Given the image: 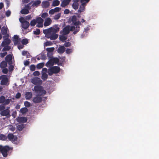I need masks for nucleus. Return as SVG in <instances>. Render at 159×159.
<instances>
[{
    "label": "nucleus",
    "mask_w": 159,
    "mask_h": 159,
    "mask_svg": "<svg viewBox=\"0 0 159 159\" xmlns=\"http://www.w3.org/2000/svg\"><path fill=\"white\" fill-rule=\"evenodd\" d=\"M8 30L6 26H3L1 29V33L4 35L3 41L0 46V50L2 51L9 50L11 48L8 45L11 42V40L9 39Z\"/></svg>",
    "instance_id": "obj_1"
},
{
    "label": "nucleus",
    "mask_w": 159,
    "mask_h": 159,
    "mask_svg": "<svg viewBox=\"0 0 159 159\" xmlns=\"http://www.w3.org/2000/svg\"><path fill=\"white\" fill-rule=\"evenodd\" d=\"M59 29L58 26L55 25L49 29L44 30L43 32L46 37L53 40L56 39L57 38L58 35L56 33L59 31Z\"/></svg>",
    "instance_id": "obj_2"
},
{
    "label": "nucleus",
    "mask_w": 159,
    "mask_h": 159,
    "mask_svg": "<svg viewBox=\"0 0 159 159\" xmlns=\"http://www.w3.org/2000/svg\"><path fill=\"white\" fill-rule=\"evenodd\" d=\"M79 30V28L78 27H70L67 26L64 28L63 30L60 32L61 35L59 36L60 40L64 41L67 39L66 35L69 34L70 31H74V34H75Z\"/></svg>",
    "instance_id": "obj_3"
},
{
    "label": "nucleus",
    "mask_w": 159,
    "mask_h": 159,
    "mask_svg": "<svg viewBox=\"0 0 159 159\" xmlns=\"http://www.w3.org/2000/svg\"><path fill=\"white\" fill-rule=\"evenodd\" d=\"M43 20L40 17H38L36 19H34L30 22L31 26H35L36 24V26L38 27H42L43 26Z\"/></svg>",
    "instance_id": "obj_4"
},
{
    "label": "nucleus",
    "mask_w": 159,
    "mask_h": 159,
    "mask_svg": "<svg viewBox=\"0 0 159 159\" xmlns=\"http://www.w3.org/2000/svg\"><path fill=\"white\" fill-rule=\"evenodd\" d=\"M33 90L36 93L39 95H44L46 94V91L41 86H35Z\"/></svg>",
    "instance_id": "obj_5"
},
{
    "label": "nucleus",
    "mask_w": 159,
    "mask_h": 159,
    "mask_svg": "<svg viewBox=\"0 0 159 159\" xmlns=\"http://www.w3.org/2000/svg\"><path fill=\"white\" fill-rule=\"evenodd\" d=\"M12 149V148L9 147L8 146H2L1 153L3 156L4 157H7V156L8 152L11 150Z\"/></svg>",
    "instance_id": "obj_6"
},
{
    "label": "nucleus",
    "mask_w": 159,
    "mask_h": 159,
    "mask_svg": "<svg viewBox=\"0 0 159 159\" xmlns=\"http://www.w3.org/2000/svg\"><path fill=\"white\" fill-rule=\"evenodd\" d=\"M81 5L80 6V8L78 11L79 12H83L85 10L84 7L86 4L89 1V0H80Z\"/></svg>",
    "instance_id": "obj_7"
},
{
    "label": "nucleus",
    "mask_w": 159,
    "mask_h": 159,
    "mask_svg": "<svg viewBox=\"0 0 159 159\" xmlns=\"http://www.w3.org/2000/svg\"><path fill=\"white\" fill-rule=\"evenodd\" d=\"M71 21L72 23L74 24V26H69L70 27H78L80 29V27L79 25H81V23L79 21L77 20V17L75 16H73L71 17Z\"/></svg>",
    "instance_id": "obj_8"
},
{
    "label": "nucleus",
    "mask_w": 159,
    "mask_h": 159,
    "mask_svg": "<svg viewBox=\"0 0 159 159\" xmlns=\"http://www.w3.org/2000/svg\"><path fill=\"white\" fill-rule=\"evenodd\" d=\"M1 84L2 85H8L9 84L8 78L6 75H3L0 77Z\"/></svg>",
    "instance_id": "obj_9"
},
{
    "label": "nucleus",
    "mask_w": 159,
    "mask_h": 159,
    "mask_svg": "<svg viewBox=\"0 0 159 159\" xmlns=\"http://www.w3.org/2000/svg\"><path fill=\"white\" fill-rule=\"evenodd\" d=\"M20 22L22 23V25L24 29H26L29 26L30 23L29 22L26 21L23 17H20L19 19Z\"/></svg>",
    "instance_id": "obj_10"
},
{
    "label": "nucleus",
    "mask_w": 159,
    "mask_h": 159,
    "mask_svg": "<svg viewBox=\"0 0 159 159\" xmlns=\"http://www.w3.org/2000/svg\"><path fill=\"white\" fill-rule=\"evenodd\" d=\"M59 61V59L57 58H51L48 61L47 64L46 65L47 66H52L54 63H57Z\"/></svg>",
    "instance_id": "obj_11"
},
{
    "label": "nucleus",
    "mask_w": 159,
    "mask_h": 159,
    "mask_svg": "<svg viewBox=\"0 0 159 159\" xmlns=\"http://www.w3.org/2000/svg\"><path fill=\"white\" fill-rule=\"evenodd\" d=\"M8 138L10 141L14 142L15 143H16L17 139L16 136H14L13 134H8Z\"/></svg>",
    "instance_id": "obj_12"
},
{
    "label": "nucleus",
    "mask_w": 159,
    "mask_h": 159,
    "mask_svg": "<svg viewBox=\"0 0 159 159\" xmlns=\"http://www.w3.org/2000/svg\"><path fill=\"white\" fill-rule=\"evenodd\" d=\"M31 82L34 84H40L41 83V80L40 78L38 77H34L31 79Z\"/></svg>",
    "instance_id": "obj_13"
},
{
    "label": "nucleus",
    "mask_w": 159,
    "mask_h": 159,
    "mask_svg": "<svg viewBox=\"0 0 159 159\" xmlns=\"http://www.w3.org/2000/svg\"><path fill=\"white\" fill-rule=\"evenodd\" d=\"M9 109V107H8L6 110L2 111L0 112V114L2 116H9L10 115Z\"/></svg>",
    "instance_id": "obj_14"
},
{
    "label": "nucleus",
    "mask_w": 159,
    "mask_h": 159,
    "mask_svg": "<svg viewBox=\"0 0 159 159\" xmlns=\"http://www.w3.org/2000/svg\"><path fill=\"white\" fill-rule=\"evenodd\" d=\"M47 69L46 68H43L42 71V79L44 80H45L47 78L48 75L47 74Z\"/></svg>",
    "instance_id": "obj_15"
},
{
    "label": "nucleus",
    "mask_w": 159,
    "mask_h": 159,
    "mask_svg": "<svg viewBox=\"0 0 159 159\" xmlns=\"http://www.w3.org/2000/svg\"><path fill=\"white\" fill-rule=\"evenodd\" d=\"M61 8L60 7H56L54 9L50 10L49 11V13L50 14L53 15L55 13L59 12L61 11Z\"/></svg>",
    "instance_id": "obj_16"
},
{
    "label": "nucleus",
    "mask_w": 159,
    "mask_h": 159,
    "mask_svg": "<svg viewBox=\"0 0 159 159\" xmlns=\"http://www.w3.org/2000/svg\"><path fill=\"white\" fill-rule=\"evenodd\" d=\"M70 1L71 0H62L60 5L61 6L63 7H65L69 4Z\"/></svg>",
    "instance_id": "obj_17"
},
{
    "label": "nucleus",
    "mask_w": 159,
    "mask_h": 159,
    "mask_svg": "<svg viewBox=\"0 0 159 159\" xmlns=\"http://www.w3.org/2000/svg\"><path fill=\"white\" fill-rule=\"evenodd\" d=\"M13 40L15 44H18L20 42V40L19 39L18 36L17 35H14L13 38Z\"/></svg>",
    "instance_id": "obj_18"
},
{
    "label": "nucleus",
    "mask_w": 159,
    "mask_h": 159,
    "mask_svg": "<svg viewBox=\"0 0 159 159\" xmlns=\"http://www.w3.org/2000/svg\"><path fill=\"white\" fill-rule=\"evenodd\" d=\"M52 22V20L49 18H47L45 20L44 25L45 26H47L49 25Z\"/></svg>",
    "instance_id": "obj_19"
},
{
    "label": "nucleus",
    "mask_w": 159,
    "mask_h": 159,
    "mask_svg": "<svg viewBox=\"0 0 159 159\" xmlns=\"http://www.w3.org/2000/svg\"><path fill=\"white\" fill-rule=\"evenodd\" d=\"M17 120L20 123H24L27 120V119L25 117H19L17 119Z\"/></svg>",
    "instance_id": "obj_20"
},
{
    "label": "nucleus",
    "mask_w": 159,
    "mask_h": 159,
    "mask_svg": "<svg viewBox=\"0 0 159 159\" xmlns=\"http://www.w3.org/2000/svg\"><path fill=\"white\" fill-rule=\"evenodd\" d=\"M79 3L78 1L76 0H74L72 4V7L73 9L76 10L78 8Z\"/></svg>",
    "instance_id": "obj_21"
},
{
    "label": "nucleus",
    "mask_w": 159,
    "mask_h": 159,
    "mask_svg": "<svg viewBox=\"0 0 159 159\" xmlns=\"http://www.w3.org/2000/svg\"><path fill=\"white\" fill-rule=\"evenodd\" d=\"M42 100V98L41 97L37 96L34 98L33 99V102L35 103H39Z\"/></svg>",
    "instance_id": "obj_22"
},
{
    "label": "nucleus",
    "mask_w": 159,
    "mask_h": 159,
    "mask_svg": "<svg viewBox=\"0 0 159 159\" xmlns=\"http://www.w3.org/2000/svg\"><path fill=\"white\" fill-rule=\"evenodd\" d=\"M60 2L58 0H54L52 3V7H56L59 5Z\"/></svg>",
    "instance_id": "obj_23"
},
{
    "label": "nucleus",
    "mask_w": 159,
    "mask_h": 159,
    "mask_svg": "<svg viewBox=\"0 0 159 159\" xmlns=\"http://www.w3.org/2000/svg\"><path fill=\"white\" fill-rule=\"evenodd\" d=\"M65 48L63 46H60L57 50L58 52L59 53H62L64 52Z\"/></svg>",
    "instance_id": "obj_24"
},
{
    "label": "nucleus",
    "mask_w": 159,
    "mask_h": 159,
    "mask_svg": "<svg viewBox=\"0 0 159 159\" xmlns=\"http://www.w3.org/2000/svg\"><path fill=\"white\" fill-rule=\"evenodd\" d=\"M50 3L49 2L44 1L42 2V6L43 7H48Z\"/></svg>",
    "instance_id": "obj_25"
},
{
    "label": "nucleus",
    "mask_w": 159,
    "mask_h": 159,
    "mask_svg": "<svg viewBox=\"0 0 159 159\" xmlns=\"http://www.w3.org/2000/svg\"><path fill=\"white\" fill-rule=\"evenodd\" d=\"M25 96L26 99H29L32 97V93L30 92H27L25 94Z\"/></svg>",
    "instance_id": "obj_26"
},
{
    "label": "nucleus",
    "mask_w": 159,
    "mask_h": 159,
    "mask_svg": "<svg viewBox=\"0 0 159 159\" xmlns=\"http://www.w3.org/2000/svg\"><path fill=\"white\" fill-rule=\"evenodd\" d=\"M54 73H58L60 70V68L58 66H54L52 67Z\"/></svg>",
    "instance_id": "obj_27"
},
{
    "label": "nucleus",
    "mask_w": 159,
    "mask_h": 159,
    "mask_svg": "<svg viewBox=\"0 0 159 159\" xmlns=\"http://www.w3.org/2000/svg\"><path fill=\"white\" fill-rule=\"evenodd\" d=\"M28 8L29 7H27L26 8H25L22 9L21 11L20 12L22 14H27L29 13V11H28Z\"/></svg>",
    "instance_id": "obj_28"
},
{
    "label": "nucleus",
    "mask_w": 159,
    "mask_h": 159,
    "mask_svg": "<svg viewBox=\"0 0 159 159\" xmlns=\"http://www.w3.org/2000/svg\"><path fill=\"white\" fill-rule=\"evenodd\" d=\"M41 1L39 0H36L33 2L32 6L34 7L38 6L40 3Z\"/></svg>",
    "instance_id": "obj_29"
},
{
    "label": "nucleus",
    "mask_w": 159,
    "mask_h": 159,
    "mask_svg": "<svg viewBox=\"0 0 159 159\" xmlns=\"http://www.w3.org/2000/svg\"><path fill=\"white\" fill-rule=\"evenodd\" d=\"M6 60L8 62H10L12 59V56L11 55H8L5 58Z\"/></svg>",
    "instance_id": "obj_30"
},
{
    "label": "nucleus",
    "mask_w": 159,
    "mask_h": 159,
    "mask_svg": "<svg viewBox=\"0 0 159 159\" xmlns=\"http://www.w3.org/2000/svg\"><path fill=\"white\" fill-rule=\"evenodd\" d=\"M7 63L5 61H2L0 64V67L2 68H4L6 67L7 66Z\"/></svg>",
    "instance_id": "obj_31"
},
{
    "label": "nucleus",
    "mask_w": 159,
    "mask_h": 159,
    "mask_svg": "<svg viewBox=\"0 0 159 159\" xmlns=\"http://www.w3.org/2000/svg\"><path fill=\"white\" fill-rule=\"evenodd\" d=\"M28 111V109L25 108L24 107L21 108L20 110V112L22 114H25Z\"/></svg>",
    "instance_id": "obj_32"
},
{
    "label": "nucleus",
    "mask_w": 159,
    "mask_h": 159,
    "mask_svg": "<svg viewBox=\"0 0 159 159\" xmlns=\"http://www.w3.org/2000/svg\"><path fill=\"white\" fill-rule=\"evenodd\" d=\"M48 73L49 75H51L54 73L52 68L49 69L48 71Z\"/></svg>",
    "instance_id": "obj_33"
},
{
    "label": "nucleus",
    "mask_w": 159,
    "mask_h": 159,
    "mask_svg": "<svg viewBox=\"0 0 159 159\" xmlns=\"http://www.w3.org/2000/svg\"><path fill=\"white\" fill-rule=\"evenodd\" d=\"M11 101L12 102L11 98L5 99L4 103L5 105L8 104L10 103Z\"/></svg>",
    "instance_id": "obj_34"
},
{
    "label": "nucleus",
    "mask_w": 159,
    "mask_h": 159,
    "mask_svg": "<svg viewBox=\"0 0 159 159\" xmlns=\"http://www.w3.org/2000/svg\"><path fill=\"white\" fill-rule=\"evenodd\" d=\"M61 15V14L60 13H58L54 16V19L55 20H58L60 18Z\"/></svg>",
    "instance_id": "obj_35"
},
{
    "label": "nucleus",
    "mask_w": 159,
    "mask_h": 159,
    "mask_svg": "<svg viewBox=\"0 0 159 159\" xmlns=\"http://www.w3.org/2000/svg\"><path fill=\"white\" fill-rule=\"evenodd\" d=\"M54 50V48L53 47L47 48L46 50L47 51L49 52H53Z\"/></svg>",
    "instance_id": "obj_36"
},
{
    "label": "nucleus",
    "mask_w": 159,
    "mask_h": 159,
    "mask_svg": "<svg viewBox=\"0 0 159 159\" xmlns=\"http://www.w3.org/2000/svg\"><path fill=\"white\" fill-rule=\"evenodd\" d=\"M52 43L50 41H47L44 44V46H48L52 45Z\"/></svg>",
    "instance_id": "obj_37"
},
{
    "label": "nucleus",
    "mask_w": 159,
    "mask_h": 159,
    "mask_svg": "<svg viewBox=\"0 0 159 159\" xmlns=\"http://www.w3.org/2000/svg\"><path fill=\"white\" fill-rule=\"evenodd\" d=\"M5 98V97L3 96H2L0 98V103H4Z\"/></svg>",
    "instance_id": "obj_38"
},
{
    "label": "nucleus",
    "mask_w": 159,
    "mask_h": 159,
    "mask_svg": "<svg viewBox=\"0 0 159 159\" xmlns=\"http://www.w3.org/2000/svg\"><path fill=\"white\" fill-rule=\"evenodd\" d=\"M28 40L27 39H24L22 40L21 43L23 44H26L28 43Z\"/></svg>",
    "instance_id": "obj_39"
},
{
    "label": "nucleus",
    "mask_w": 159,
    "mask_h": 159,
    "mask_svg": "<svg viewBox=\"0 0 159 159\" xmlns=\"http://www.w3.org/2000/svg\"><path fill=\"white\" fill-rule=\"evenodd\" d=\"M7 139L6 136L3 134L0 135V139L2 140H4Z\"/></svg>",
    "instance_id": "obj_40"
},
{
    "label": "nucleus",
    "mask_w": 159,
    "mask_h": 159,
    "mask_svg": "<svg viewBox=\"0 0 159 159\" xmlns=\"http://www.w3.org/2000/svg\"><path fill=\"white\" fill-rule=\"evenodd\" d=\"M24 128V126L23 125L21 124L20 125H18L17 126V129L19 130H22Z\"/></svg>",
    "instance_id": "obj_41"
},
{
    "label": "nucleus",
    "mask_w": 159,
    "mask_h": 159,
    "mask_svg": "<svg viewBox=\"0 0 159 159\" xmlns=\"http://www.w3.org/2000/svg\"><path fill=\"white\" fill-rule=\"evenodd\" d=\"M8 128L11 131H13L15 129V128L11 125H9L8 126Z\"/></svg>",
    "instance_id": "obj_42"
},
{
    "label": "nucleus",
    "mask_w": 159,
    "mask_h": 159,
    "mask_svg": "<svg viewBox=\"0 0 159 159\" xmlns=\"http://www.w3.org/2000/svg\"><path fill=\"white\" fill-rule=\"evenodd\" d=\"M43 66V63H40L37 65V67L38 69H41Z\"/></svg>",
    "instance_id": "obj_43"
},
{
    "label": "nucleus",
    "mask_w": 159,
    "mask_h": 159,
    "mask_svg": "<svg viewBox=\"0 0 159 159\" xmlns=\"http://www.w3.org/2000/svg\"><path fill=\"white\" fill-rule=\"evenodd\" d=\"M24 105L25 107H29L31 105L30 103L27 101H25L24 102Z\"/></svg>",
    "instance_id": "obj_44"
},
{
    "label": "nucleus",
    "mask_w": 159,
    "mask_h": 159,
    "mask_svg": "<svg viewBox=\"0 0 159 159\" xmlns=\"http://www.w3.org/2000/svg\"><path fill=\"white\" fill-rule=\"evenodd\" d=\"M73 50L72 49H67L66 50V52L68 54H70L72 52Z\"/></svg>",
    "instance_id": "obj_45"
},
{
    "label": "nucleus",
    "mask_w": 159,
    "mask_h": 159,
    "mask_svg": "<svg viewBox=\"0 0 159 159\" xmlns=\"http://www.w3.org/2000/svg\"><path fill=\"white\" fill-rule=\"evenodd\" d=\"M30 70L32 71H34L35 69V66L34 65H31L30 67Z\"/></svg>",
    "instance_id": "obj_46"
},
{
    "label": "nucleus",
    "mask_w": 159,
    "mask_h": 159,
    "mask_svg": "<svg viewBox=\"0 0 159 159\" xmlns=\"http://www.w3.org/2000/svg\"><path fill=\"white\" fill-rule=\"evenodd\" d=\"M33 75L35 76H38L40 75V73L39 71H36L33 73Z\"/></svg>",
    "instance_id": "obj_47"
},
{
    "label": "nucleus",
    "mask_w": 159,
    "mask_h": 159,
    "mask_svg": "<svg viewBox=\"0 0 159 159\" xmlns=\"http://www.w3.org/2000/svg\"><path fill=\"white\" fill-rule=\"evenodd\" d=\"M40 30L39 29H37L36 30L34 31V33L35 34L38 35L40 33Z\"/></svg>",
    "instance_id": "obj_48"
},
{
    "label": "nucleus",
    "mask_w": 159,
    "mask_h": 159,
    "mask_svg": "<svg viewBox=\"0 0 159 159\" xmlns=\"http://www.w3.org/2000/svg\"><path fill=\"white\" fill-rule=\"evenodd\" d=\"M48 14L47 13H44L41 15V17L43 18H45L48 16Z\"/></svg>",
    "instance_id": "obj_49"
},
{
    "label": "nucleus",
    "mask_w": 159,
    "mask_h": 159,
    "mask_svg": "<svg viewBox=\"0 0 159 159\" xmlns=\"http://www.w3.org/2000/svg\"><path fill=\"white\" fill-rule=\"evenodd\" d=\"M71 45V43H70L69 42L66 43L64 44V46L66 47H69V46H70Z\"/></svg>",
    "instance_id": "obj_50"
},
{
    "label": "nucleus",
    "mask_w": 159,
    "mask_h": 159,
    "mask_svg": "<svg viewBox=\"0 0 159 159\" xmlns=\"http://www.w3.org/2000/svg\"><path fill=\"white\" fill-rule=\"evenodd\" d=\"M69 10L67 9H65L64 11V13L65 14H68L69 13Z\"/></svg>",
    "instance_id": "obj_51"
},
{
    "label": "nucleus",
    "mask_w": 159,
    "mask_h": 159,
    "mask_svg": "<svg viewBox=\"0 0 159 159\" xmlns=\"http://www.w3.org/2000/svg\"><path fill=\"white\" fill-rule=\"evenodd\" d=\"M11 13V11H10L8 10L6 12V15L8 17L10 15Z\"/></svg>",
    "instance_id": "obj_52"
},
{
    "label": "nucleus",
    "mask_w": 159,
    "mask_h": 159,
    "mask_svg": "<svg viewBox=\"0 0 159 159\" xmlns=\"http://www.w3.org/2000/svg\"><path fill=\"white\" fill-rule=\"evenodd\" d=\"M7 54V52H6L3 53H1L0 54L1 56L2 57H3Z\"/></svg>",
    "instance_id": "obj_53"
},
{
    "label": "nucleus",
    "mask_w": 159,
    "mask_h": 159,
    "mask_svg": "<svg viewBox=\"0 0 159 159\" xmlns=\"http://www.w3.org/2000/svg\"><path fill=\"white\" fill-rule=\"evenodd\" d=\"M5 107L4 105H0V111H2L5 109Z\"/></svg>",
    "instance_id": "obj_54"
},
{
    "label": "nucleus",
    "mask_w": 159,
    "mask_h": 159,
    "mask_svg": "<svg viewBox=\"0 0 159 159\" xmlns=\"http://www.w3.org/2000/svg\"><path fill=\"white\" fill-rule=\"evenodd\" d=\"M2 72L3 73H4V74H6L8 70L7 69L5 68V69H3L2 70Z\"/></svg>",
    "instance_id": "obj_55"
},
{
    "label": "nucleus",
    "mask_w": 159,
    "mask_h": 159,
    "mask_svg": "<svg viewBox=\"0 0 159 159\" xmlns=\"http://www.w3.org/2000/svg\"><path fill=\"white\" fill-rule=\"evenodd\" d=\"M89 30V28L88 27H85L84 28V31L85 32H87Z\"/></svg>",
    "instance_id": "obj_56"
},
{
    "label": "nucleus",
    "mask_w": 159,
    "mask_h": 159,
    "mask_svg": "<svg viewBox=\"0 0 159 159\" xmlns=\"http://www.w3.org/2000/svg\"><path fill=\"white\" fill-rule=\"evenodd\" d=\"M20 96L21 94L19 93H18L16 95V98H18L20 97Z\"/></svg>",
    "instance_id": "obj_57"
},
{
    "label": "nucleus",
    "mask_w": 159,
    "mask_h": 159,
    "mask_svg": "<svg viewBox=\"0 0 159 159\" xmlns=\"http://www.w3.org/2000/svg\"><path fill=\"white\" fill-rule=\"evenodd\" d=\"M24 64L25 66H27L29 64V62L28 61H26L24 62Z\"/></svg>",
    "instance_id": "obj_58"
},
{
    "label": "nucleus",
    "mask_w": 159,
    "mask_h": 159,
    "mask_svg": "<svg viewBox=\"0 0 159 159\" xmlns=\"http://www.w3.org/2000/svg\"><path fill=\"white\" fill-rule=\"evenodd\" d=\"M13 69V66L12 65H10L9 67V70L10 71H12Z\"/></svg>",
    "instance_id": "obj_59"
},
{
    "label": "nucleus",
    "mask_w": 159,
    "mask_h": 159,
    "mask_svg": "<svg viewBox=\"0 0 159 159\" xmlns=\"http://www.w3.org/2000/svg\"><path fill=\"white\" fill-rule=\"evenodd\" d=\"M28 53V52L26 51H24L22 52V54L23 55H27Z\"/></svg>",
    "instance_id": "obj_60"
},
{
    "label": "nucleus",
    "mask_w": 159,
    "mask_h": 159,
    "mask_svg": "<svg viewBox=\"0 0 159 159\" xmlns=\"http://www.w3.org/2000/svg\"><path fill=\"white\" fill-rule=\"evenodd\" d=\"M31 16L29 15L26 16V19L29 20L31 18Z\"/></svg>",
    "instance_id": "obj_61"
},
{
    "label": "nucleus",
    "mask_w": 159,
    "mask_h": 159,
    "mask_svg": "<svg viewBox=\"0 0 159 159\" xmlns=\"http://www.w3.org/2000/svg\"><path fill=\"white\" fill-rule=\"evenodd\" d=\"M24 47V46L23 45H20V46H19L18 47V48L20 50L23 48Z\"/></svg>",
    "instance_id": "obj_62"
},
{
    "label": "nucleus",
    "mask_w": 159,
    "mask_h": 159,
    "mask_svg": "<svg viewBox=\"0 0 159 159\" xmlns=\"http://www.w3.org/2000/svg\"><path fill=\"white\" fill-rule=\"evenodd\" d=\"M3 6V4L2 3H0V9H2Z\"/></svg>",
    "instance_id": "obj_63"
},
{
    "label": "nucleus",
    "mask_w": 159,
    "mask_h": 159,
    "mask_svg": "<svg viewBox=\"0 0 159 159\" xmlns=\"http://www.w3.org/2000/svg\"><path fill=\"white\" fill-rule=\"evenodd\" d=\"M20 105H19V104H17V105H16V109H19V108H20Z\"/></svg>",
    "instance_id": "obj_64"
}]
</instances>
